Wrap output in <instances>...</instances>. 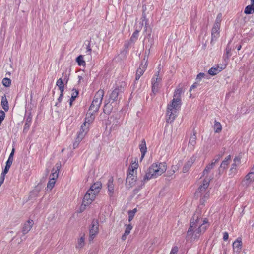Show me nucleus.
<instances>
[{
    "instance_id": "nucleus-36",
    "label": "nucleus",
    "mask_w": 254,
    "mask_h": 254,
    "mask_svg": "<svg viewBox=\"0 0 254 254\" xmlns=\"http://www.w3.org/2000/svg\"><path fill=\"white\" fill-rule=\"evenodd\" d=\"M76 61L80 66L84 65L85 64V62L83 60V56L82 55H80L77 57Z\"/></svg>"
},
{
    "instance_id": "nucleus-41",
    "label": "nucleus",
    "mask_w": 254,
    "mask_h": 254,
    "mask_svg": "<svg viewBox=\"0 0 254 254\" xmlns=\"http://www.w3.org/2000/svg\"><path fill=\"white\" fill-rule=\"evenodd\" d=\"M238 166L236 165V164L233 163L232 165V167L231 169H230V172L231 173L234 175L237 172V167Z\"/></svg>"
},
{
    "instance_id": "nucleus-47",
    "label": "nucleus",
    "mask_w": 254,
    "mask_h": 254,
    "mask_svg": "<svg viewBox=\"0 0 254 254\" xmlns=\"http://www.w3.org/2000/svg\"><path fill=\"white\" fill-rule=\"evenodd\" d=\"M142 22H143L144 23V22H145V31H146L147 30V26H146V15H145V14L143 12V14H142Z\"/></svg>"
},
{
    "instance_id": "nucleus-22",
    "label": "nucleus",
    "mask_w": 254,
    "mask_h": 254,
    "mask_svg": "<svg viewBox=\"0 0 254 254\" xmlns=\"http://www.w3.org/2000/svg\"><path fill=\"white\" fill-rule=\"evenodd\" d=\"M225 67V65L223 67H220L219 66H217L216 67H211L208 71V73L211 75H215L219 73L220 71H221Z\"/></svg>"
},
{
    "instance_id": "nucleus-46",
    "label": "nucleus",
    "mask_w": 254,
    "mask_h": 254,
    "mask_svg": "<svg viewBox=\"0 0 254 254\" xmlns=\"http://www.w3.org/2000/svg\"><path fill=\"white\" fill-rule=\"evenodd\" d=\"M241 157L240 156H236L234 159V164H236V165L238 166L240 163Z\"/></svg>"
},
{
    "instance_id": "nucleus-2",
    "label": "nucleus",
    "mask_w": 254,
    "mask_h": 254,
    "mask_svg": "<svg viewBox=\"0 0 254 254\" xmlns=\"http://www.w3.org/2000/svg\"><path fill=\"white\" fill-rule=\"evenodd\" d=\"M182 92V89H177L175 91L171 103L168 105L166 112V122L168 123H172L175 119L177 111L180 109L181 104V94Z\"/></svg>"
},
{
    "instance_id": "nucleus-43",
    "label": "nucleus",
    "mask_w": 254,
    "mask_h": 254,
    "mask_svg": "<svg viewBox=\"0 0 254 254\" xmlns=\"http://www.w3.org/2000/svg\"><path fill=\"white\" fill-rule=\"evenodd\" d=\"M226 50V54L224 55V57L225 59H226V58L229 59V57L230 56V53L231 50V48L229 47V45H227Z\"/></svg>"
},
{
    "instance_id": "nucleus-49",
    "label": "nucleus",
    "mask_w": 254,
    "mask_h": 254,
    "mask_svg": "<svg viewBox=\"0 0 254 254\" xmlns=\"http://www.w3.org/2000/svg\"><path fill=\"white\" fill-rule=\"evenodd\" d=\"M178 251V248L177 247H174L172 248L170 254H177Z\"/></svg>"
},
{
    "instance_id": "nucleus-60",
    "label": "nucleus",
    "mask_w": 254,
    "mask_h": 254,
    "mask_svg": "<svg viewBox=\"0 0 254 254\" xmlns=\"http://www.w3.org/2000/svg\"><path fill=\"white\" fill-rule=\"evenodd\" d=\"M241 47H241V45H239V46H238V47H237V50H238V51H239V50L241 49Z\"/></svg>"
},
{
    "instance_id": "nucleus-54",
    "label": "nucleus",
    "mask_w": 254,
    "mask_h": 254,
    "mask_svg": "<svg viewBox=\"0 0 254 254\" xmlns=\"http://www.w3.org/2000/svg\"><path fill=\"white\" fill-rule=\"evenodd\" d=\"M179 167L177 166H173L171 170H172V174H174L178 169Z\"/></svg>"
},
{
    "instance_id": "nucleus-56",
    "label": "nucleus",
    "mask_w": 254,
    "mask_h": 254,
    "mask_svg": "<svg viewBox=\"0 0 254 254\" xmlns=\"http://www.w3.org/2000/svg\"><path fill=\"white\" fill-rule=\"evenodd\" d=\"M197 84L196 83H194L190 88V91L191 92L192 89L195 88L197 87Z\"/></svg>"
},
{
    "instance_id": "nucleus-62",
    "label": "nucleus",
    "mask_w": 254,
    "mask_h": 254,
    "mask_svg": "<svg viewBox=\"0 0 254 254\" xmlns=\"http://www.w3.org/2000/svg\"><path fill=\"white\" fill-rule=\"evenodd\" d=\"M73 102V101H71V99H70V106H72V102Z\"/></svg>"
},
{
    "instance_id": "nucleus-32",
    "label": "nucleus",
    "mask_w": 254,
    "mask_h": 254,
    "mask_svg": "<svg viewBox=\"0 0 254 254\" xmlns=\"http://www.w3.org/2000/svg\"><path fill=\"white\" fill-rule=\"evenodd\" d=\"M138 166V164L137 163L134 162V163H131V164L129 166V168H128V170H129L128 173H133V174L136 173L135 170L137 169Z\"/></svg>"
},
{
    "instance_id": "nucleus-27",
    "label": "nucleus",
    "mask_w": 254,
    "mask_h": 254,
    "mask_svg": "<svg viewBox=\"0 0 254 254\" xmlns=\"http://www.w3.org/2000/svg\"><path fill=\"white\" fill-rule=\"evenodd\" d=\"M56 169L55 170L54 172H53L52 174L50 175V179H54V181L57 179V178L58 177V174H59V171L60 170L61 165L59 164H56L55 165ZM52 171H54V169H53Z\"/></svg>"
},
{
    "instance_id": "nucleus-26",
    "label": "nucleus",
    "mask_w": 254,
    "mask_h": 254,
    "mask_svg": "<svg viewBox=\"0 0 254 254\" xmlns=\"http://www.w3.org/2000/svg\"><path fill=\"white\" fill-rule=\"evenodd\" d=\"M140 151L141 153V160L144 158L145 154L147 151V147L146 145V142L144 139H143L139 145Z\"/></svg>"
},
{
    "instance_id": "nucleus-38",
    "label": "nucleus",
    "mask_w": 254,
    "mask_h": 254,
    "mask_svg": "<svg viewBox=\"0 0 254 254\" xmlns=\"http://www.w3.org/2000/svg\"><path fill=\"white\" fill-rule=\"evenodd\" d=\"M55 182H56V181H54V179H50V180L47 184V190L49 189L50 190H51L54 187Z\"/></svg>"
},
{
    "instance_id": "nucleus-39",
    "label": "nucleus",
    "mask_w": 254,
    "mask_h": 254,
    "mask_svg": "<svg viewBox=\"0 0 254 254\" xmlns=\"http://www.w3.org/2000/svg\"><path fill=\"white\" fill-rule=\"evenodd\" d=\"M2 83L5 87H9L11 84V80L8 78H4L3 79Z\"/></svg>"
},
{
    "instance_id": "nucleus-5",
    "label": "nucleus",
    "mask_w": 254,
    "mask_h": 254,
    "mask_svg": "<svg viewBox=\"0 0 254 254\" xmlns=\"http://www.w3.org/2000/svg\"><path fill=\"white\" fill-rule=\"evenodd\" d=\"M205 178L202 184L199 187L196 192V195L201 196L202 193L205 191L206 189L208 187L211 180L213 179V176H204Z\"/></svg>"
},
{
    "instance_id": "nucleus-29",
    "label": "nucleus",
    "mask_w": 254,
    "mask_h": 254,
    "mask_svg": "<svg viewBox=\"0 0 254 254\" xmlns=\"http://www.w3.org/2000/svg\"><path fill=\"white\" fill-rule=\"evenodd\" d=\"M1 105L2 108L5 111H7L9 109L8 103L6 98L5 95H4L1 98Z\"/></svg>"
},
{
    "instance_id": "nucleus-53",
    "label": "nucleus",
    "mask_w": 254,
    "mask_h": 254,
    "mask_svg": "<svg viewBox=\"0 0 254 254\" xmlns=\"http://www.w3.org/2000/svg\"><path fill=\"white\" fill-rule=\"evenodd\" d=\"M59 90H60V92H61V96H63V92L64 91V85L63 86H61L59 88Z\"/></svg>"
},
{
    "instance_id": "nucleus-33",
    "label": "nucleus",
    "mask_w": 254,
    "mask_h": 254,
    "mask_svg": "<svg viewBox=\"0 0 254 254\" xmlns=\"http://www.w3.org/2000/svg\"><path fill=\"white\" fill-rule=\"evenodd\" d=\"M222 13H219L217 15V16L216 17L215 22L214 23V24L213 26H217V27H220L221 22L222 21Z\"/></svg>"
},
{
    "instance_id": "nucleus-23",
    "label": "nucleus",
    "mask_w": 254,
    "mask_h": 254,
    "mask_svg": "<svg viewBox=\"0 0 254 254\" xmlns=\"http://www.w3.org/2000/svg\"><path fill=\"white\" fill-rule=\"evenodd\" d=\"M94 113H93V111H88L86 114L84 123H86V124H87L88 126H89L90 124L92 123L95 119Z\"/></svg>"
},
{
    "instance_id": "nucleus-20",
    "label": "nucleus",
    "mask_w": 254,
    "mask_h": 254,
    "mask_svg": "<svg viewBox=\"0 0 254 254\" xmlns=\"http://www.w3.org/2000/svg\"><path fill=\"white\" fill-rule=\"evenodd\" d=\"M89 127L88 125L83 123L81 126L80 131L77 136L83 139L88 131Z\"/></svg>"
},
{
    "instance_id": "nucleus-42",
    "label": "nucleus",
    "mask_w": 254,
    "mask_h": 254,
    "mask_svg": "<svg viewBox=\"0 0 254 254\" xmlns=\"http://www.w3.org/2000/svg\"><path fill=\"white\" fill-rule=\"evenodd\" d=\"M82 139H83L82 138H81L80 137L77 136L75 141L73 143V146L74 149L78 147L79 143L81 142V141Z\"/></svg>"
},
{
    "instance_id": "nucleus-21",
    "label": "nucleus",
    "mask_w": 254,
    "mask_h": 254,
    "mask_svg": "<svg viewBox=\"0 0 254 254\" xmlns=\"http://www.w3.org/2000/svg\"><path fill=\"white\" fill-rule=\"evenodd\" d=\"M107 187L108 190L109 195L110 197H112L114 192V186L113 184V178L111 177L108 181Z\"/></svg>"
},
{
    "instance_id": "nucleus-61",
    "label": "nucleus",
    "mask_w": 254,
    "mask_h": 254,
    "mask_svg": "<svg viewBox=\"0 0 254 254\" xmlns=\"http://www.w3.org/2000/svg\"><path fill=\"white\" fill-rule=\"evenodd\" d=\"M78 78H79V81L80 82V80H81V79H82V77L79 76H78Z\"/></svg>"
},
{
    "instance_id": "nucleus-15",
    "label": "nucleus",
    "mask_w": 254,
    "mask_h": 254,
    "mask_svg": "<svg viewBox=\"0 0 254 254\" xmlns=\"http://www.w3.org/2000/svg\"><path fill=\"white\" fill-rule=\"evenodd\" d=\"M196 132H193V134L191 135L189 139L188 143V148L190 151H192L194 149L196 143Z\"/></svg>"
},
{
    "instance_id": "nucleus-55",
    "label": "nucleus",
    "mask_w": 254,
    "mask_h": 254,
    "mask_svg": "<svg viewBox=\"0 0 254 254\" xmlns=\"http://www.w3.org/2000/svg\"><path fill=\"white\" fill-rule=\"evenodd\" d=\"M128 234H126V233L124 232V234L122 235V237H121V239L123 241H125L126 239H127V236L128 235Z\"/></svg>"
},
{
    "instance_id": "nucleus-12",
    "label": "nucleus",
    "mask_w": 254,
    "mask_h": 254,
    "mask_svg": "<svg viewBox=\"0 0 254 254\" xmlns=\"http://www.w3.org/2000/svg\"><path fill=\"white\" fill-rule=\"evenodd\" d=\"M254 181V172H249L242 181V184L244 186L247 187L250 184Z\"/></svg>"
},
{
    "instance_id": "nucleus-44",
    "label": "nucleus",
    "mask_w": 254,
    "mask_h": 254,
    "mask_svg": "<svg viewBox=\"0 0 254 254\" xmlns=\"http://www.w3.org/2000/svg\"><path fill=\"white\" fill-rule=\"evenodd\" d=\"M11 165H9V164H6V166H5V168L3 170V171H2V172L1 173V175H3V176H5V175L7 173V172H8V170L10 167Z\"/></svg>"
},
{
    "instance_id": "nucleus-25",
    "label": "nucleus",
    "mask_w": 254,
    "mask_h": 254,
    "mask_svg": "<svg viewBox=\"0 0 254 254\" xmlns=\"http://www.w3.org/2000/svg\"><path fill=\"white\" fill-rule=\"evenodd\" d=\"M220 27L213 26L211 32V42L215 41L219 36Z\"/></svg>"
},
{
    "instance_id": "nucleus-37",
    "label": "nucleus",
    "mask_w": 254,
    "mask_h": 254,
    "mask_svg": "<svg viewBox=\"0 0 254 254\" xmlns=\"http://www.w3.org/2000/svg\"><path fill=\"white\" fill-rule=\"evenodd\" d=\"M14 153V149L13 148L11 153L10 154V155L9 156V158H8V160L7 161L6 164L11 165L13 160Z\"/></svg>"
},
{
    "instance_id": "nucleus-9",
    "label": "nucleus",
    "mask_w": 254,
    "mask_h": 254,
    "mask_svg": "<svg viewBox=\"0 0 254 254\" xmlns=\"http://www.w3.org/2000/svg\"><path fill=\"white\" fill-rule=\"evenodd\" d=\"M96 195L93 192L90 191L89 190L87 191L86 193L85 194L83 200V204L84 205H88L92 203V202L95 199Z\"/></svg>"
},
{
    "instance_id": "nucleus-4",
    "label": "nucleus",
    "mask_w": 254,
    "mask_h": 254,
    "mask_svg": "<svg viewBox=\"0 0 254 254\" xmlns=\"http://www.w3.org/2000/svg\"><path fill=\"white\" fill-rule=\"evenodd\" d=\"M104 95L103 90L100 89L95 94L94 99L89 107V111L97 112L101 106Z\"/></svg>"
},
{
    "instance_id": "nucleus-57",
    "label": "nucleus",
    "mask_w": 254,
    "mask_h": 254,
    "mask_svg": "<svg viewBox=\"0 0 254 254\" xmlns=\"http://www.w3.org/2000/svg\"><path fill=\"white\" fill-rule=\"evenodd\" d=\"M86 52L88 53V54L90 55L91 52V49L90 48L89 46L87 47Z\"/></svg>"
},
{
    "instance_id": "nucleus-30",
    "label": "nucleus",
    "mask_w": 254,
    "mask_h": 254,
    "mask_svg": "<svg viewBox=\"0 0 254 254\" xmlns=\"http://www.w3.org/2000/svg\"><path fill=\"white\" fill-rule=\"evenodd\" d=\"M110 102H109V101L108 103H106L104 105V113L108 115L110 114L113 109V106L111 105V104H110Z\"/></svg>"
},
{
    "instance_id": "nucleus-31",
    "label": "nucleus",
    "mask_w": 254,
    "mask_h": 254,
    "mask_svg": "<svg viewBox=\"0 0 254 254\" xmlns=\"http://www.w3.org/2000/svg\"><path fill=\"white\" fill-rule=\"evenodd\" d=\"M214 130L215 132L219 133L222 130V125L220 122L215 121L214 125Z\"/></svg>"
},
{
    "instance_id": "nucleus-50",
    "label": "nucleus",
    "mask_w": 254,
    "mask_h": 254,
    "mask_svg": "<svg viewBox=\"0 0 254 254\" xmlns=\"http://www.w3.org/2000/svg\"><path fill=\"white\" fill-rule=\"evenodd\" d=\"M5 117V113L3 111H0V123H1L2 121L4 120Z\"/></svg>"
},
{
    "instance_id": "nucleus-34",
    "label": "nucleus",
    "mask_w": 254,
    "mask_h": 254,
    "mask_svg": "<svg viewBox=\"0 0 254 254\" xmlns=\"http://www.w3.org/2000/svg\"><path fill=\"white\" fill-rule=\"evenodd\" d=\"M137 212V209L134 208L132 210H129L128 212V221L130 222L134 218L135 213Z\"/></svg>"
},
{
    "instance_id": "nucleus-64",
    "label": "nucleus",
    "mask_w": 254,
    "mask_h": 254,
    "mask_svg": "<svg viewBox=\"0 0 254 254\" xmlns=\"http://www.w3.org/2000/svg\"><path fill=\"white\" fill-rule=\"evenodd\" d=\"M58 105V103H56V104H55V106H57Z\"/></svg>"
},
{
    "instance_id": "nucleus-16",
    "label": "nucleus",
    "mask_w": 254,
    "mask_h": 254,
    "mask_svg": "<svg viewBox=\"0 0 254 254\" xmlns=\"http://www.w3.org/2000/svg\"><path fill=\"white\" fill-rule=\"evenodd\" d=\"M196 158L193 156L191 157L185 164L183 168V172L184 173L187 172L189 169L191 168L192 165L195 162Z\"/></svg>"
},
{
    "instance_id": "nucleus-40",
    "label": "nucleus",
    "mask_w": 254,
    "mask_h": 254,
    "mask_svg": "<svg viewBox=\"0 0 254 254\" xmlns=\"http://www.w3.org/2000/svg\"><path fill=\"white\" fill-rule=\"evenodd\" d=\"M78 95V91L77 90H74L73 89L72 90V93L71 97V98L70 99L71 100V101H74V100L77 97Z\"/></svg>"
},
{
    "instance_id": "nucleus-7",
    "label": "nucleus",
    "mask_w": 254,
    "mask_h": 254,
    "mask_svg": "<svg viewBox=\"0 0 254 254\" xmlns=\"http://www.w3.org/2000/svg\"><path fill=\"white\" fill-rule=\"evenodd\" d=\"M122 92V89L121 87L116 88L110 95L109 102H111L112 104L114 102L117 101Z\"/></svg>"
},
{
    "instance_id": "nucleus-59",
    "label": "nucleus",
    "mask_w": 254,
    "mask_h": 254,
    "mask_svg": "<svg viewBox=\"0 0 254 254\" xmlns=\"http://www.w3.org/2000/svg\"><path fill=\"white\" fill-rule=\"evenodd\" d=\"M62 97H63V96H61V94H60V96H59V98L58 99V102H59V103L61 102Z\"/></svg>"
},
{
    "instance_id": "nucleus-13",
    "label": "nucleus",
    "mask_w": 254,
    "mask_h": 254,
    "mask_svg": "<svg viewBox=\"0 0 254 254\" xmlns=\"http://www.w3.org/2000/svg\"><path fill=\"white\" fill-rule=\"evenodd\" d=\"M143 26V22H139L138 24H137L136 25V30L132 34L130 39V41L131 42H134L136 41L138 38V34L140 30L142 29V26Z\"/></svg>"
},
{
    "instance_id": "nucleus-45",
    "label": "nucleus",
    "mask_w": 254,
    "mask_h": 254,
    "mask_svg": "<svg viewBox=\"0 0 254 254\" xmlns=\"http://www.w3.org/2000/svg\"><path fill=\"white\" fill-rule=\"evenodd\" d=\"M126 229L125 232L126 234H129L131 230L132 229V226L130 224L126 225Z\"/></svg>"
},
{
    "instance_id": "nucleus-1",
    "label": "nucleus",
    "mask_w": 254,
    "mask_h": 254,
    "mask_svg": "<svg viewBox=\"0 0 254 254\" xmlns=\"http://www.w3.org/2000/svg\"><path fill=\"white\" fill-rule=\"evenodd\" d=\"M208 226V221L206 219L202 220L199 217V213H195L188 230L187 237L191 241L198 239L200 235L206 231Z\"/></svg>"
},
{
    "instance_id": "nucleus-51",
    "label": "nucleus",
    "mask_w": 254,
    "mask_h": 254,
    "mask_svg": "<svg viewBox=\"0 0 254 254\" xmlns=\"http://www.w3.org/2000/svg\"><path fill=\"white\" fill-rule=\"evenodd\" d=\"M205 76V74L203 73H200L199 74H198L197 76V78L196 79L197 80H200L202 78H203Z\"/></svg>"
},
{
    "instance_id": "nucleus-14",
    "label": "nucleus",
    "mask_w": 254,
    "mask_h": 254,
    "mask_svg": "<svg viewBox=\"0 0 254 254\" xmlns=\"http://www.w3.org/2000/svg\"><path fill=\"white\" fill-rule=\"evenodd\" d=\"M219 158L216 159L214 162L213 161L211 163L208 164L203 172V176H210L209 175L211 171L214 168L215 164L218 162Z\"/></svg>"
},
{
    "instance_id": "nucleus-18",
    "label": "nucleus",
    "mask_w": 254,
    "mask_h": 254,
    "mask_svg": "<svg viewBox=\"0 0 254 254\" xmlns=\"http://www.w3.org/2000/svg\"><path fill=\"white\" fill-rule=\"evenodd\" d=\"M101 187V183L100 182H97L91 186L90 189L89 190V192L91 191L97 195L99 192Z\"/></svg>"
},
{
    "instance_id": "nucleus-8",
    "label": "nucleus",
    "mask_w": 254,
    "mask_h": 254,
    "mask_svg": "<svg viewBox=\"0 0 254 254\" xmlns=\"http://www.w3.org/2000/svg\"><path fill=\"white\" fill-rule=\"evenodd\" d=\"M99 225L97 220H93L92 222V227L90 229L89 241H91L95 238L98 233Z\"/></svg>"
},
{
    "instance_id": "nucleus-48",
    "label": "nucleus",
    "mask_w": 254,
    "mask_h": 254,
    "mask_svg": "<svg viewBox=\"0 0 254 254\" xmlns=\"http://www.w3.org/2000/svg\"><path fill=\"white\" fill-rule=\"evenodd\" d=\"M57 86L59 88L60 87L64 86V83L61 78L59 79L56 82Z\"/></svg>"
},
{
    "instance_id": "nucleus-28",
    "label": "nucleus",
    "mask_w": 254,
    "mask_h": 254,
    "mask_svg": "<svg viewBox=\"0 0 254 254\" xmlns=\"http://www.w3.org/2000/svg\"><path fill=\"white\" fill-rule=\"evenodd\" d=\"M85 235L83 234L77 241L76 248L78 249H82L85 245Z\"/></svg>"
},
{
    "instance_id": "nucleus-17",
    "label": "nucleus",
    "mask_w": 254,
    "mask_h": 254,
    "mask_svg": "<svg viewBox=\"0 0 254 254\" xmlns=\"http://www.w3.org/2000/svg\"><path fill=\"white\" fill-rule=\"evenodd\" d=\"M33 224V221L32 220H29L24 224L22 230L23 235L27 234L31 230Z\"/></svg>"
},
{
    "instance_id": "nucleus-58",
    "label": "nucleus",
    "mask_w": 254,
    "mask_h": 254,
    "mask_svg": "<svg viewBox=\"0 0 254 254\" xmlns=\"http://www.w3.org/2000/svg\"><path fill=\"white\" fill-rule=\"evenodd\" d=\"M87 205H83V204L82 203L80 207V212H82V211H83L85 209V207Z\"/></svg>"
},
{
    "instance_id": "nucleus-11",
    "label": "nucleus",
    "mask_w": 254,
    "mask_h": 254,
    "mask_svg": "<svg viewBox=\"0 0 254 254\" xmlns=\"http://www.w3.org/2000/svg\"><path fill=\"white\" fill-rule=\"evenodd\" d=\"M147 66V62L145 58L143 59L139 68L137 69L136 73L135 80H138L140 77L143 75Z\"/></svg>"
},
{
    "instance_id": "nucleus-63",
    "label": "nucleus",
    "mask_w": 254,
    "mask_h": 254,
    "mask_svg": "<svg viewBox=\"0 0 254 254\" xmlns=\"http://www.w3.org/2000/svg\"><path fill=\"white\" fill-rule=\"evenodd\" d=\"M169 174H170V175H173V174H172V170H171L170 171V173H169Z\"/></svg>"
},
{
    "instance_id": "nucleus-52",
    "label": "nucleus",
    "mask_w": 254,
    "mask_h": 254,
    "mask_svg": "<svg viewBox=\"0 0 254 254\" xmlns=\"http://www.w3.org/2000/svg\"><path fill=\"white\" fill-rule=\"evenodd\" d=\"M229 237V234L227 232H225L223 233V240L224 241H227Z\"/></svg>"
},
{
    "instance_id": "nucleus-24",
    "label": "nucleus",
    "mask_w": 254,
    "mask_h": 254,
    "mask_svg": "<svg viewBox=\"0 0 254 254\" xmlns=\"http://www.w3.org/2000/svg\"><path fill=\"white\" fill-rule=\"evenodd\" d=\"M230 159H231V156L229 155L226 158H225L224 160H223L222 161V162L221 164V165L220 166V168L218 170L219 174H221V171L226 169L227 167L228 164L230 163Z\"/></svg>"
},
{
    "instance_id": "nucleus-3",
    "label": "nucleus",
    "mask_w": 254,
    "mask_h": 254,
    "mask_svg": "<svg viewBox=\"0 0 254 254\" xmlns=\"http://www.w3.org/2000/svg\"><path fill=\"white\" fill-rule=\"evenodd\" d=\"M167 170V164L165 162L155 163L151 165L146 171L141 182L143 185L144 183L152 178H156L164 173Z\"/></svg>"
},
{
    "instance_id": "nucleus-35",
    "label": "nucleus",
    "mask_w": 254,
    "mask_h": 254,
    "mask_svg": "<svg viewBox=\"0 0 254 254\" xmlns=\"http://www.w3.org/2000/svg\"><path fill=\"white\" fill-rule=\"evenodd\" d=\"M254 10V6L249 5L247 6L245 9L244 13L246 14H252Z\"/></svg>"
},
{
    "instance_id": "nucleus-10",
    "label": "nucleus",
    "mask_w": 254,
    "mask_h": 254,
    "mask_svg": "<svg viewBox=\"0 0 254 254\" xmlns=\"http://www.w3.org/2000/svg\"><path fill=\"white\" fill-rule=\"evenodd\" d=\"M136 173H128L126 178V186L127 187L133 186L137 180Z\"/></svg>"
},
{
    "instance_id": "nucleus-6",
    "label": "nucleus",
    "mask_w": 254,
    "mask_h": 254,
    "mask_svg": "<svg viewBox=\"0 0 254 254\" xmlns=\"http://www.w3.org/2000/svg\"><path fill=\"white\" fill-rule=\"evenodd\" d=\"M159 71H158L153 77L152 80V90L154 93H155L159 88V83H160L162 78L159 76Z\"/></svg>"
},
{
    "instance_id": "nucleus-19",
    "label": "nucleus",
    "mask_w": 254,
    "mask_h": 254,
    "mask_svg": "<svg viewBox=\"0 0 254 254\" xmlns=\"http://www.w3.org/2000/svg\"><path fill=\"white\" fill-rule=\"evenodd\" d=\"M242 247V242L241 239L239 238L237 239L233 244V248L234 252H236L239 254L241 250Z\"/></svg>"
}]
</instances>
